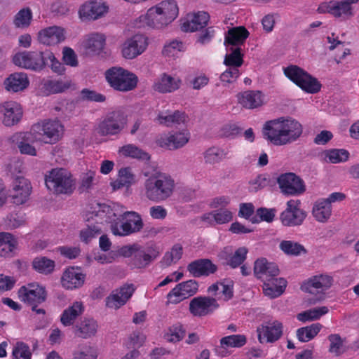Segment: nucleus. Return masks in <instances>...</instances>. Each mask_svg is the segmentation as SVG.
<instances>
[{"label":"nucleus","mask_w":359,"mask_h":359,"mask_svg":"<svg viewBox=\"0 0 359 359\" xmlns=\"http://www.w3.org/2000/svg\"><path fill=\"white\" fill-rule=\"evenodd\" d=\"M303 126L296 119L280 117L266 121L263 135L273 145L284 146L296 142L302 135Z\"/></svg>","instance_id":"f257e3e1"},{"label":"nucleus","mask_w":359,"mask_h":359,"mask_svg":"<svg viewBox=\"0 0 359 359\" xmlns=\"http://www.w3.org/2000/svg\"><path fill=\"white\" fill-rule=\"evenodd\" d=\"M175 189V182L173 177L160 171L151 174L144 182L145 197L155 203L168 199L173 194Z\"/></svg>","instance_id":"f03ea898"},{"label":"nucleus","mask_w":359,"mask_h":359,"mask_svg":"<svg viewBox=\"0 0 359 359\" xmlns=\"http://www.w3.org/2000/svg\"><path fill=\"white\" fill-rule=\"evenodd\" d=\"M179 8L175 0H165L150 8L140 22L153 28H161L171 23L178 15Z\"/></svg>","instance_id":"7ed1b4c3"},{"label":"nucleus","mask_w":359,"mask_h":359,"mask_svg":"<svg viewBox=\"0 0 359 359\" xmlns=\"http://www.w3.org/2000/svg\"><path fill=\"white\" fill-rule=\"evenodd\" d=\"M124 257H130L128 265L132 269L147 268L160 255L158 247L154 245H141L133 244L121 248Z\"/></svg>","instance_id":"20e7f679"},{"label":"nucleus","mask_w":359,"mask_h":359,"mask_svg":"<svg viewBox=\"0 0 359 359\" xmlns=\"http://www.w3.org/2000/svg\"><path fill=\"white\" fill-rule=\"evenodd\" d=\"M47 189L54 194H71L74 190L75 181L72 175L64 168H54L45 176Z\"/></svg>","instance_id":"39448f33"},{"label":"nucleus","mask_w":359,"mask_h":359,"mask_svg":"<svg viewBox=\"0 0 359 359\" xmlns=\"http://www.w3.org/2000/svg\"><path fill=\"white\" fill-rule=\"evenodd\" d=\"M105 78L110 87L120 92L133 90L138 83V78L135 74L120 67H113L107 69Z\"/></svg>","instance_id":"423d86ee"},{"label":"nucleus","mask_w":359,"mask_h":359,"mask_svg":"<svg viewBox=\"0 0 359 359\" xmlns=\"http://www.w3.org/2000/svg\"><path fill=\"white\" fill-rule=\"evenodd\" d=\"M64 126L58 120L46 119L34 123L31 134L35 140L47 144H55L62 137Z\"/></svg>","instance_id":"0eeeda50"},{"label":"nucleus","mask_w":359,"mask_h":359,"mask_svg":"<svg viewBox=\"0 0 359 359\" xmlns=\"http://www.w3.org/2000/svg\"><path fill=\"white\" fill-rule=\"evenodd\" d=\"M283 72L288 79L307 93L315 94L321 89L322 85L316 78L297 65H290Z\"/></svg>","instance_id":"6e6552de"},{"label":"nucleus","mask_w":359,"mask_h":359,"mask_svg":"<svg viewBox=\"0 0 359 359\" xmlns=\"http://www.w3.org/2000/svg\"><path fill=\"white\" fill-rule=\"evenodd\" d=\"M127 118L120 111L108 113L98 123L96 130L102 136L119 135L126 128Z\"/></svg>","instance_id":"1a4fd4ad"},{"label":"nucleus","mask_w":359,"mask_h":359,"mask_svg":"<svg viewBox=\"0 0 359 359\" xmlns=\"http://www.w3.org/2000/svg\"><path fill=\"white\" fill-rule=\"evenodd\" d=\"M123 222L115 223L111 226L114 235L126 236L140 232L144 226L142 219L140 214L134 211H126L121 217Z\"/></svg>","instance_id":"9d476101"},{"label":"nucleus","mask_w":359,"mask_h":359,"mask_svg":"<svg viewBox=\"0 0 359 359\" xmlns=\"http://www.w3.org/2000/svg\"><path fill=\"white\" fill-rule=\"evenodd\" d=\"M13 63L25 69L41 71L46 67L45 51H25L16 53Z\"/></svg>","instance_id":"9b49d317"},{"label":"nucleus","mask_w":359,"mask_h":359,"mask_svg":"<svg viewBox=\"0 0 359 359\" xmlns=\"http://www.w3.org/2000/svg\"><path fill=\"white\" fill-rule=\"evenodd\" d=\"M46 297L45 287L35 283L22 286L18 290L19 299L33 309L43 303Z\"/></svg>","instance_id":"f8f14e48"},{"label":"nucleus","mask_w":359,"mask_h":359,"mask_svg":"<svg viewBox=\"0 0 359 359\" xmlns=\"http://www.w3.org/2000/svg\"><path fill=\"white\" fill-rule=\"evenodd\" d=\"M358 1L359 0H332L321 4L318 10L320 13H327L335 18L346 19L353 15L352 5Z\"/></svg>","instance_id":"ddd939ff"},{"label":"nucleus","mask_w":359,"mask_h":359,"mask_svg":"<svg viewBox=\"0 0 359 359\" xmlns=\"http://www.w3.org/2000/svg\"><path fill=\"white\" fill-rule=\"evenodd\" d=\"M286 209L280 215L283 226H297L301 225L306 217V212L301 209L299 200L291 199L287 202Z\"/></svg>","instance_id":"4468645a"},{"label":"nucleus","mask_w":359,"mask_h":359,"mask_svg":"<svg viewBox=\"0 0 359 359\" xmlns=\"http://www.w3.org/2000/svg\"><path fill=\"white\" fill-rule=\"evenodd\" d=\"M257 333L259 343L272 344L283 336V325L277 320L264 322L257 327Z\"/></svg>","instance_id":"2eb2a0df"},{"label":"nucleus","mask_w":359,"mask_h":359,"mask_svg":"<svg viewBox=\"0 0 359 359\" xmlns=\"http://www.w3.org/2000/svg\"><path fill=\"white\" fill-rule=\"evenodd\" d=\"M277 182L281 192L285 195L297 196L306 190L304 181L292 172L281 174Z\"/></svg>","instance_id":"dca6fc26"},{"label":"nucleus","mask_w":359,"mask_h":359,"mask_svg":"<svg viewBox=\"0 0 359 359\" xmlns=\"http://www.w3.org/2000/svg\"><path fill=\"white\" fill-rule=\"evenodd\" d=\"M198 290V283L195 280H189L175 285L167 294L168 303L177 304L194 296Z\"/></svg>","instance_id":"f3484780"},{"label":"nucleus","mask_w":359,"mask_h":359,"mask_svg":"<svg viewBox=\"0 0 359 359\" xmlns=\"http://www.w3.org/2000/svg\"><path fill=\"white\" fill-rule=\"evenodd\" d=\"M148 38L143 34H135L125 41L121 53L124 58L132 60L142 54L147 48Z\"/></svg>","instance_id":"a211bd4d"},{"label":"nucleus","mask_w":359,"mask_h":359,"mask_svg":"<svg viewBox=\"0 0 359 359\" xmlns=\"http://www.w3.org/2000/svg\"><path fill=\"white\" fill-rule=\"evenodd\" d=\"M219 308L215 298L207 296H198L193 298L189 303V311L196 317H203L212 313Z\"/></svg>","instance_id":"6ab92c4d"},{"label":"nucleus","mask_w":359,"mask_h":359,"mask_svg":"<svg viewBox=\"0 0 359 359\" xmlns=\"http://www.w3.org/2000/svg\"><path fill=\"white\" fill-rule=\"evenodd\" d=\"M0 114L3 124L11 127L20 122L23 115V110L18 102L6 101L0 104Z\"/></svg>","instance_id":"aec40b11"},{"label":"nucleus","mask_w":359,"mask_h":359,"mask_svg":"<svg viewBox=\"0 0 359 359\" xmlns=\"http://www.w3.org/2000/svg\"><path fill=\"white\" fill-rule=\"evenodd\" d=\"M333 278L327 274L311 276L301 285V290L310 294H324L332 285Z\"/></svg>","instance_id":"412c9836"},{"label":"nucleus","mask_w":359,"mask_h":359,"mask_svg":"<svg viewBox=\"0 0 359 359\" xmlns=\"http://www.w3.org/2000/svg\"><path fill=\"white\" fill-rule=\"evenodd\" d=\"M108 9L107 5L101 0L87 1L80 7L79 15L82 20H95L107 13Z\"/></svg>","instance_id":"4be33fe9"},{"label":"nucleus","mask_w":359,"mask_h":359,"mask_svg":"<svg viewBox=\"0 0 359 359\" xmlns=\"http://www.w3.org/2000/svg\"><path fill=\"white\" fill-rule=\"evenodd\" d=\"M32 192L30 182L22 177H18L13 184V189L10 193L12 202L15 205H22L28 199Z\"/></svg>","instance_id":"5701e85b"},{"label":"nucleus","mask_w":359,"mask_h":359,"mask_svg":"<svg viewBox=\"0 0 359 359\" xmlns=\"http://www.w3.org/2000/svg\"><path fill=\"white\" fill-rule=\"evenodd\" d=\"M135 288L133 284L124 285L114 290L106 298V306L110 309H118L123 306L132 297Z\"/></svg>","instance_id":"b1692460"},{"label":"nucleus","mask_w":359,"mask_h":359,"mask_svg":"<svg viewBox=\"0 0 359 359\" xmlns=\"http://www.w3.org/2000/svg\"><path fill=\"white\" fill-rule=\"evenodd\" d=\"M254 275L262 282L269 281L271 277L278 276L279 269L273 262H269L266 258L257 259L254 264Z\"/></svg>","instance_id":"393cba45"},{"label":"nucleus","mask_w":359,"mask_h":359,"mask_svg":"<svg viewBox=\"0 0 359 359\" xmlns=\"http://www.w3.org/2000/svg\"><path fill=\"white\" fill-rule=\"evenodd\" d=\"M217 269V266L209 259H198L187 265V271L195 278L214 274Z\"/></svg>","instance_id":"a878e982"},{"label":"nucleus","mask_w":359,"mask_h":359,"mask_svg":"<svg viewBox=\"0 0 359 359\" xmlns=\"http://www.w3.org/2000/svg\"><path fill=\"white\" fill-rule=\"evenodd\" d=\"M65 39V30L57 26H52L41 30L38 34V40L46 46H54L63 41Z\"/></svg>","instance_id":"bb28decb"},{"label":"nucleus","mask_w":359,"mask_h":359,"mask_svg":"<svg viewBox=\"0 0 359 359\" xmlns=\"http://www.w3.org/2000/svg\"><path fill=\"white\" fill-rule=\"evenodd\" d=\"M238 102L244 108L253 109L264 102V95L259 90H246L238 95Z\"/></svg>","instance_id":"cd10ccee"},{"label":"nucleus","mask_w":359,"mask_h":359,"mask_svg":"<svg viewBox=\"0 0 359 359\" xmlns=\"http://www.w3.org/2000/svg\"><path fill=\"white\" fill-rule=\"evenodd\" d=\"M18 238L11 233L0 232V257L11 258L16 255Z\"/></svg>","instance_id":"c85d7f7f"},{"label":"nucleus","mask_w":359,"mask_h":359,"mask_svg":"<svg viewBox=\"0 0 359 359\" xmlns=\"http://www.w3.org/2000/svg\"><path fill=\"white\" fill-rule=\"evenodd\" d=\"M190 135L187 130L177 132L169 136L161 138L158 144L161 147L174 150L184 147L189 140Z\"/></svg>","instance_id":"c756f323"},{"label":"nucleus","mask_w":359,"mask_h":359,"mask_svg":"<svg viewBox=\"0 0 359 359\" xmlns=\"http://www.w3.org/2000/svg\"><path fill=\"white\" fill-rule=\"evenodd\" d=\"M209 14L204 11H200L189 16L187 19L182 22L181 29L185 32H194L204 28L209 20Z\"/></svg>","instance_id":"7c9ffc66"},{"label":"nucleus","mask_w":359,"mask_h":359,"mask_svg":"<svg viewBox=\"0 0 359 359\" xmlns=\"http://www.w3.org/2000/svg\"><path fill=\"white\" fill-rule=\"evenodd\" d=\"M85 276L78 269L70 267L67 269L62 276V285L69 290L78 288L83 285Z\"/></svg>","instance_id":"2f4dec72"},{"label":"nucleus","mask_w":359,"mask_h":359,"mask_svg":"<svg viewBox=\"0 0 359 359\" xmlns=\"http://www.w3.org/2000/svg\"><path fill=\"white\" fill-rule=\"evenodd\" d=\"M269 281L263 282V292L270 298H276L280 296L287 286V281L283 278L278 276L271 277Z\"/></svg>","instance_id":"473e14b6"},{"label":"nucleus","mask_w":359,"mask_h":359,"mask_svg":"<svg viewBox=\"0 0 359 359\" xmlns=\"http://www.w3.org/2000/svg\"><path fill=\"white\" fill-rule=\"evenodd\" d=\"M29 84V81L27 74L22 72L11 74L4 81L6 89L13 93L25 90Z\"/></svg>","instance_id":"72a5a7b5"},{"label":"nucleus","mask_w":359,"mask_h":359,"mask_svg":"<svg viewBox=\"0 0 359 359\" xmlns=\"http://www.w3.org/2000/svg\"><path fill=\"white\" fill-rule=\"evenodd\" d=\"M181 80L174 79L171 76L164 73L154 83V90L162 93H171L180 88Z\"/></svg>","instance_id":"f704fd0d"},{"label":"nucleus","mask_w":359,"mask_h":359,"mask_svg":"<svg viewBox=\"0 0 359 359\" xmlns=\"http://www.w3.org/2000/svg\"><path fill=\"white\" fill-rule=\"evenodd\" d=\"M97 323L93 318H84L74 326L75 334L82 339H88L95 335Z\"/></svg>","instance_id":"c9c22d12"},{"label":"nucleus","mask_w":359,"mask_h":359,"mask_svg":"<svg viewBox=\"0 0 359 359\" xmlns=\"http://www.w3.org/2000/svg\"><path fill=\"white\" fill-rule=\"evenodd\" d=\"M30 133H16L11 137L12 142L15 143L22 154L29 155L32 156H36V150L34 146L28 143Z\"/></svg>","instance_id":"e433bc0d"},{"label":"nucleus","mask_w":359,"mask_h":359,"mask_svg":"<svg viewBox=\"0 0 359 359\" xmlns=\"http://www.w3.org/2000/svg\"><path fill=\"white\" fill-rule=\"evenodd\" d=\"M84 311V306L81 302H74L65 309L60 316L61 323L64 326L72 325L76 319Z\"/></svg>","instance_id":"4c0bfd02"},{"label":"nucleus","mask_w":359,"mask_h":359,"mask_svg":"<svg viewBox=\"0 0 359 359\" xmlns=\"http://www.w3.org/2000/svg\"><path fill=\"white\" fill-rule=\"evenodd\" d=\"M249 36V32L244 27H233L228 30L225 34L224 44L238 47L243 44Z\"/></svg>","instance_id":"58836bf2"},{"label":"nucleus","mask_w":359,"mask_h":359,"mask_svg":"<svg viewBox=\"0 0 359 359\" xmlns=\"http://www.w3.org/2000/svg\"><path fill=\"white\" fill-rule=\"evenodd\" d=\"M118 153L125 158L140 161H149L150 159V156L147 152L134 144H127L119 147Z\"/></svg>","instance_id":"ea45409f"},{"label":"nucleus","mask_w":359,"mask_h":359,"mask_svg":"<svg viewBox=\"0 0 359 359\" xmlns=\"http://www.w3.org/2000/svg\"><path fill=\"white\" fill-rule=\"evenodd\" d=\"M183 255V247L180 243L172 245L170 250L167 251L160 261L161 267L163 269L177 264Z\"/></svg>","instance_id":"a19ab883"},{"label":"nucleus","mask_w":359,"mask_h":359,"mask_svg":"<svg viewBox=\"0 0 359 359\" xmlns=\"http://www.w3.org/2000/svg\"><path fill=\"white\" fill-rule=\"evenodd\" d=\"M135 182V175L130 167L122 168L119 170L118 178L111 183L114 190L123 187H129Z\"/></svg>","instance_id":"79ce46f5"},{"label":"nucleus","mask_w":359,"mask_h":359,"mask_svg":"<svg viewBox=\"0 0 359 359\" xmlns=\"http://www.w3.org/2000/svg\"><path fill=\"white\" fill-rule=\"evenodd\" d=\"M313 215L320 222H325L331 216L332 207L324 201V198L317 201L313 208Z\"/></svg>","instance_id":"37998d69"},{"label":"nucleus","mask_w":359,"mask_h":359,"mask_svg":"<svg viewBox=\"0 0 359 359\" xmlns=\"http://www.w3.org/2000/svg\"><path fill=\"white\" fill-rule=\"evenodd\" d=\"M279 248L288 256L298 257L307 253L303 245L294 241H282L279 244Z\"/></svg>","instance_id":"c03bdc74"},{"label":"nucleus","mask_w":359,"mask_h":359,"mask_svg":"<svg viewBox=\"0 0 359 359\" xmlns=\"http://www.w3.org/2000/svg\"><path fill=\"white\" fill-rule=\"evenodd\" d=\"M322 325L317 323L297 329L296 335L301 342H307L313 339L320 331Z\"/></svg>","instance_id":"a18cd8bd"},{"label":"nucleus","mask_w":359,"mask_h":359,"mask_svg":"<svg viewBox=\"0 0 359 359\" xmlns=\"http://www.w3.org/2000/svg\"><path fill=\"white\" fill-rule=\"evenodd\" d=\"M247 343V337L244 334H231L220 339V347L224 349L229 348H241Z\"/></svg>","instance_id":"49530a36"},{"label":"nucleus","mask_w":359,"mask_h":359,"mask_svg":"<svg viewBox=\"0 0 359 359\" xmlns=\"http://www.w3.org/2000/svg\"><path fill=\"white\" fill-rule=\"evenodd\" d=\"M187 116L184 112L175 111L172 114L165 115L163 113H160L158 115L157 120L161 125L168 127L172 126L175 124H180L184 123Z\"/></svg>","instance_id":"de8ad7c7"},{"label":"nucleus","mask_w":359,"mask_h":359,"mask_svg":"<svg viewBox=\"0 0 359 359\" xmlns=\"http://www.w3.org/2000/svg\"><path fill=\"white\" fill-rule=\"evenodd\" d=\"M227 153L222 149L212 147L203 152V158L206 164L215 165L220 163L226 157Z\"/></svg>","instance_id":"09e8293b"},{"label":"nucleus","mask_w":359,"mask_h":359,"mask_svg":"<svg viewBox=\"0 0 359 359\" xmlns=\"http://www.w3.org/2000/svg\"><path fill=\"white\" fill-rule=\"evenodd\" d=\"M243 54L240 47L231 48V53L225 55L224 65L228 67L238 69L243 64Z\"/></svg>","instance_id":"8fccbe9b"},{"label":"nucleus","mask_w":359,"mask_h":359,"mask_svg":"<svg viewBox=\"0 0 359 359\" xmlns=\"http://www.w3.org/2000/svg\"><path fill=\"white\" fill-rule=\"evenodd\" d=\"M33 269L43 274H50L55 268V262L46 257H37L32 262Z\"/></svg>","instance_id":"3c124183"},{"label":"nucleus","mask_w":359,"mask_h":359,"mask_svg":"<svg viewBox=\"0 0 359 359\" xmlns=\"http://www.w3.org/2000/svg\"><path fill=\"white\" fill-rule=\"evenodd\" d=\"M25 224V215L22 212H12L4 218V225L6 229H14Z\"/></svg>","instance_id":"603ef678"},{"label":"nucleus","mask_w":359,"mask_h":359,"mask_svg":"<svg viewBox=\"0 0 359 359\" xmlns=\"http://www.w3.org/2000/svg\"><path fill=\"white\" fill-rule=\"evenodd\" d=\"M105 208H103V204L98 203L97 208L93 212H89L86 214L85 219L86 222H93L96 224L101 226L102 224L107 222V213H105Z\"/></svg>","instance_id":"864d4df0"},{"label":"nucleus","mask_w":359,"mask_h":359,"mask_svg":"<svg viewBox=\"0 0 359 359\" xmlns=\"http://www.w3.org/2000/svg\"><path fill=\"white\" fill-rule=\"evenodd\" d=\"M87 227L80 232L81 240L86 243L96 238L102 233V227L93 222H86Z\"/></svg>","instance_id":"5fc2aeb1"},{"label":"nucleus","mask_w":359,"mask_h":359,"mask_svg":"<svg viewBox=\"0 0 359 359\" xmlns=\"http://www.w3.org/2000/svg\"><path fill=\"white\" fill-rule=\"evenodd\" d=\"M32 19V12L30 8H25L19 11L15 15L13 24L18 28L28 27Z\"/></svg>","instance_id":"6e6d98bb"},{"label":"nucleus","mask_w":359,"mask_h":359,"mask_svg":"<svg viewBox=\"0 0 359 359\" xmlns=\"http://www.w3.org/2000/svg\"><path fill=\"white\" fill-rule=\"evenodd\" d=\"M68 88V86L59 80H47L43 83L42 90L46 95L60 93Z\"/></svg>","instance_id":"4d7b16f0"},{"label":"nucleus","mask_w":359,"mask_h":359,"mask_svg":"<svg viewBox=\"0 0 359 359\" xmlns=\"http://www.w3.org/2000/svg\"><path fill=\"white\" fill-rule=\"evenodd\" d=\"M329 309L327 306H321L310 309L297 315L299 321L306 322L319 319L322 316L327 313Z\"/></svg>","instance_id":"13d9d810"},{"label":"nucleus","mask_w":359,"mask_h":359,"mask_svg":"<svg viewBox=\"0 0 359 359\" xmlns=\"http://www.w3.org/2000/svg\"><path fill=\"white\" fill-rule=\"evenodd\" d=\"M327 161L331 163L345 162L348 159L349 153L346 149H332L325 152Z\"/></svg>","instance_id":"bf43d9fd"},{"label":"nucleus","mask_w":359,"mask_h":359,"mask_svg":"<svg viewBox=\"0 0 359 359\" xmlns=\"http://www.w3.org/2000/svg\"><path fill=\"white\" fill-rule=\"evenodd\" d=\"M248 249L245 247L238 248L233 254L229 256L226 264L232 269L240 266L246 259Z\"/></svg>","instance_id":"052dcab7"},{"label":"nucleus","mask_w":359,"mask_h":359,"mask_svg":"<svg viewBox=\"0 0 359 359\" xmlns=\"http://www.w3.org/2000/svg\"><path fill=\"white\" fill-rule=\"evenodd\" d=\"M104 44V35L98 33L90 34L86 41V47L93 52L102 50Z\"/></svg>","instance_id":"680f3d73"},{"label":"nucleus","mask_w":359,"mask_h":359,"mask_svg":"<svg viewBox=\"0 0 359 359\" xmlns=\"http://www.w3.org/2000/svg\"><path fill=\"white\" fill-rule=\"evenodd\" d=\"M46 66L49 67L51 70L58 74H62L65 71V67L62 63L56 59L54 54L48 50H45Z\"/></svg>","instance_id":"e2e57ef3"},{"label":"nucleus","mask_w":359,"mask_h":359,"mask_svg":"<svg viewBox=\"0 0 359 359\" xmlns=\"http://www.w3.org/2000/svg\"><path fill=\"white\" fill-rule=\"evenodd\" d=\"M275 214L276 210L273 208H260L257 210L256 215L250 219V222L253 224L259 223L261 221L271 222L274 219Z\"/></svg>","instance_id":"0e129e2a"},{"label":"nucleus","mask_w":359,"mask_h":359,"mask_svg":"<svg viewBox=\"0 0 359 359\" xmlns=\"http://www.w3.org/2000/svg\"><path fill=\"white\" fill-rule=\"evenodd\" d=\"M330 341L329 352L339 356L343 352L344 340L339 334H331L327 337Z\"/></svg>","instance_id":"69168bd1"},{"label":"nucleus","mask_w":359,"mask_h":359,"mask_svg":"<svg viewBox=\"0 0 359 359\" xmlns=\"http://www.w3.org/2000/svg\"><path fill=\"white\" fill-rule=\"evenodd\" d=\"M13 359H32L29 346L24 342H17L13 348Z\"/></svg>","instance_id":"338daca9"},{"label":"nucleus","mask_w":359,"mask_h":359,"mask_svg":"<svg viewBox=\"0 0 359 359\" xmlns=\"http://www.w3.org/2000/svg\"><path fill=\"white\" fill-rule=\"evenodd\" d=\"M95 348L90 346H83L79 351H75L72 359H97Z\"/></svg>","instance_id":"774afa93"}]
</instances>
